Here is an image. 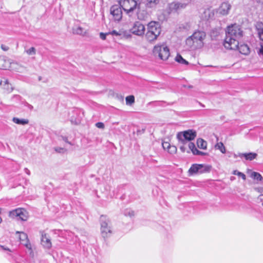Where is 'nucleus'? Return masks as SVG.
<instances>
[{"label":"nucleus","mask_w":263,"mask_h":263,"mask_svg":"<svg viewBox=\"0 0 263 263\" xmlns=\"http://www.w3.org/2000/svg\"><path fill=\"white\" fill-rule=\"evenodd\" d=\"M16 233L19 234V239L22 244L24 245L27 249L31 251V245L29 242L27 234L24 232H16Z\"/></svg>","instance_id":"obj_14"},{"label":"nucleus","mask_w":263,"mask_h":263,"mask_svg":"<svg viewBox=\"0 0 263 263\" xmlns=\"http://www.w3.org/2000/svg\"><path fill=\"white\" fill-rule=\"evenodd\" d=\"M175 60L177 62H178L179 63H181V64H185V65H188L189 64V62L187 61H186L185 59H184L181 57V55H180V54H178L176 57Z\"/></svg>","instance_id":"obj_29"},{"label":"nucleus","mask_w":263,"mask_h":263,"mask_svg":"<svg viewBox=\"0 0 263 263\" xmlns=\"http://www.w3.org/2000/svg\"><path fill=\"white\" fill-rule=\"evenodd\" d=\"M206 36L205 32L196 31L185 40V45L189 50H195L201 48L204 45L203 41Z\"/></svg>","instance_id":"obj_2"},{"label":"nucleus","mask_w":263,"mask_h":263,"mask_svg":"<svg viewBox=\"0 0 263 263\" xmlns=\"http://www.w3.org/2000/svg\"><path fill=\"white\" fill-rule=\"evenodd\" d=\"M234 158H237V155H236V154H234Z\"/></svg>","instance_id":"obj_54"},{"label":"nucleus","mask_w":263,"mask_h":263,"mask_svg":"<svg viewBox=\"0 0 263 263\" xmlns=\"http://www.w3.org/2000/svg\"><path fill=\"white\" fill-rule=\"evenodd\" d=\"M214 13L213 11L210 9H206L204 11L202 17L203 19L208 20L209 19H212L214 17Z\"/></svg>","instance_id":"obj_22"},{"label":"nucleus","mask_w":263,"mask_h":263,"mask_svg":"<svg viewBox=\"0 0 263 263\" xmlns=\"http://www.w3.org/2000/svg\"><path fill=\"white\" fill-rule=\"evenodd\" d=\"M211 166L204 164H194L189 170V172L191 175L196 173H204L210 172Z\"/></svg>","instance_id":"obj_9"},{"label":"nucleus","mask_w":263,"mask_h":263,"mask_svg":"<svg viewBox=\"0 0 263 263\" xmlns=\"http://www.w3.org/2000/svg\"><path fill=\"white\" fill-rule=\"evenodd\" d=\"M12 121L16 124L21 125L27 124L29 123V120L28 119H19L16 117H14L12 119Z\"/></svg>","instance_id":"obj_25"},{"label":"nucleus","mask_w":263,"mask_h":263,"mask_svg":"<svg viewBox=\"0 0 263 263\" xmlns=\"http://www.w3.org/2000/svg\"><path fill=\"white\" fill-rule=\"evenodd\" d=\"M226 38L223 42L224 47L228 49L236 50L238 48L239 42L243 36L241 27L237 24L227 27Z\"/></svg>","instance_id":"obj_1"},{"label":"nucleus","mask_w":263,"mask_h":263,"mask_svg":"<svg viewBox=\"0 0 263 263\" xmlns=\"http://www.w3.org/2000/svg\"><path fill=\"white\" fill-rule=\"evenodd\" d=\"M147 1L146 5L147 7H153L159 3V0H147Z\"/></svg>","instance_id":"obj_31"},{"label":"nucleus","mask_w":263,"mask_h":263,"mask_svg":"<svg viewBox=\"0 0 263 263\" xmlns=\"http://www.w3.org/2000/svg\"><path fill=\"white\" fill-rule=\"evenodd\" d=\"M63 140H64L65 142H66V143H68V144H69L71 145V142H69V141H68V139H67V138H66V137H63Z\"/></svg>","instance_id":"obj_46"},{"label":"nucleus","mask_w":263,"mask_h":263,"mask_svg":"<svg viewBox=\"0 0 263 263\" xmlns=\"http://www.w3.org/2000/svg\"><path fill=\"white\" fill-rule=\"evenodd\" d=\"M25 171L26 173H27L28 175H30V171L28 169H27V168H25Z\"/></svg>","instance_id":"obj_49"},{"label":"nucleus","mask_w":263,"mask_h":263,"mask_svg":"<svg viewBox=\"0 0 263 263\" xmlns=\"http://www.w3.org/2000/svg\"><path fill=\"white\" fill-rule=\"evenodd\" d=\"M126 103L127 105H132L135 102V97L134 96H129L126 97Z\"/></svg>","instance_id":"obj_30"},{"label":"nucleus","mask_w":263,"mask_h":263,"mask_svg":"<svg viewBox=\"0 0 263 263\" xmlns=\"http://www.w3.org/2000/svg\"><path fill=\"white\" fill-rule=\"evenodd\" d=\"M251 177L254 180L262 181L263 178L261 175L257 172H253L251 173Z\"/></svg>","instance_id":"obj_27"},{"label":"nucleus","mask_w":263,"mask_h":263,"mask_svg":"<svg viewBox=\"0 0 263 263\" xmlns=\"http://www.w3.org/2000/svg\"><path fill=\"white\" fill-rule=\"evenodd\" d=\"M109 34H111L115 36H121L122 33L121 31H117L116 30H113L111 32H109Z\"/></svg>","instance_id":"obj_38"},{"label":"nucleus","mask_w":263,"mask_h":263,"mask_svg":"<svg viewBox=\"0 0 263 263\" xmlns=\"http://www.w3.org/2000/svg\"><path fill=\"white\" fill-rule=\"evenodd\" d=\"M162 146L164 149H168L170 147L171 144L167 142H164L162 143Z\"/></svg>","instance_id":"obj_40"},{"label":"nucleus","mask_w":263,"mask_h":263,"mask_svg":"<svg viewBox=\"0 0 263 263\" xmlns=\"http://www.w3.org/2000/svg\"><path fill=\"white\" fill-rule=\"evenodd\" d=\"M189 147L190 149L192 151V152L193 153V154H194V153H195V152L197 149V148L196 147L194 143H192V142H190L189 143Z\"/></svg>","instance_id":"obj_33"},{"label":"nucleus","mask_w":263,"mask_h":263,"mask_svg":"<svg viewBox=\"0 0 263 263\" xmlns=\"http://www.w3.org/2000/svg\"><path fill=\"white\" fill-rule=\"evenodd\" d=\"M180 149L183 153L185 152L186 150V148L183 145L180 146Z\"/></svg>","instance_id":"obj_47"},{"label":"nucleus","mask_w":263,"mask_h":263,"mask_svg":"<svg viewBox=\"0 0 263 263\" xmlns=\"http://www.w3.org/2000/svg\"><path fill=\"white\" fill-rule=\"evenodd\" d=\"M96 127L99 128L103 129L104 128V124L102 122H97L96 124Z\"/></svg>","instance_id":"obj_41"},{"label":"nucleus","mask_w":263,"mask_h":263,"mask_svg":"<svg viewBox=\"0 0 263 263\" xmlns=\"http://www.w3.org/2000/svg\"><path fill=\"white\" fill-rule=\"evenodd\" d=\"M236 50H238L241 54L247 55L250 53V48L246 44L238 45V48Z\"/></svg>","instance_id":"obj_21"},{"label":"nucleus","mask_w":263,"mask_h":263,"mask_svg":"<svg viewBox=\"0 0 263 263\" xmlns=\"http://www.w3.org/2000/svg\"><path fill=\"white\" fill-rule=\"evenodd\" d=\"M197 136L195 130L189 129L183 132H179L177 135V138L182 144H185L187 141L194 140Z\"/></svg>","instance_id":"obj_6"},{"label":"nucleus","mask_w":263,"mask_h":263,"mask_svg":"<svg viewBox=\"0 0 263 263\" xmlns=\"http://www.w3.org/2000/svg\"><path fill=\"white\" fill-rule=\"evenodd\" d=\"M167 151L170 154H174L177 151V148L175 146H172L171 145L170 147L168 148L167 149Z\"/></svg>","instance_id":"obj_35"},{"label":"nucleus","mask_w":263,"mask_h":263,"mask_svg":"<svg viewBox=\"0 0 263 263\" xmlns=\"http://www.w3.org/2000/svg\"><path fill=\"white\" fill-rule=\"evenodd\" d=\"M145 28L144 26L139 22H136L130 28V31L133 34L142 36L144 34Z\"/></svg>","instance_id":"obj_11"},{"label":"nucleus","mask_w":263,"mask_h":263,"mask_svg":"<svg viewBox=\"0 0 263 263\" xmlns=\"http://www.w3.org/2000/svg\"><path fill=\"white\" fill-rule=\"evenodd\" d=\"M260 53L263 55V46H261L260 49Z\"/></svg>","instance_id":"obj_52"},{"label":"nucleus","mask_w":263,"mask_h":263,"mask_svg":"<svg viewBox=\"0 0 263 263\" xmlns=\"http://www.w3.org/2000/svg\"><path fill=\"white\" fill-rule=\"evenodd\" d=\"M257 154L254 153H240L238 156L240 157H244L246 160L251 161L256 158Z\"/></svg>","instance_id":"obj_20"},{"label":"nucleus","mask_w":263,"mask_h":263,"mask_svg":"<svg viewBox=\"0 0 263 263\" xmlns=\"http://www.w3.org/2000/svg\"><path fill=\"white\" fill-rule=\"evenodd\" d=\"M2 249L4 250H8L9 251H10V250L8 249V248H6L5 247H4V246H1L0 247Z\"/></svg>","instance_id":"obj_51"},{"label":"nucleus","mask_w":263,"mask_h":263,"mask_svg":"<svg viewBox=\"0 0 263 263\" xmlns=\"http://www.w3.org/2000/svg\"><path fill=\"white\" fill-rule=\"evenodd\" d=\"M231 6L228 2L222 3L219 8L217 10V13L221 15H227L230 10L231 9Z\"/></svg>","instance_id":"obj_13"},{"label":"nucleus","mask_w":263,"mask_h":263,"mask_svg":"<svg viewBox=\"0 0 263 263\" xmlns=\"http://www.w3.org/2000/svg\"><path fill=\"white\" fill-rule=\"evenodd\" d=\"M26 68L22 65L20 64L17 62L11 61V67H10L9 69L18 72H22L25 69H26Z\"/></svg>","instance_id":"obj_17"},{"label":"nucleus","mask_w":263,"mask_h":263,"mask_svg":"<svg viewBox=\"0 0 263 263\" xmlns=\"http://www.w3.org/2000/svg\"><path fill=\"white\" fill-rule=\"evenodd\" d=\"M237 176L241 177L242 179L244 180H245L246 179V175L241 172L238 173Z\"/></svg>","instance_id":"obj_43"},{"label":"nucleus","mask_w":263,"mask_h":263,"mask_svg":"<svg viewBox=\"0 0 263 263\" xmlns=\"http://www.w3.org/2000/svg\"><path fill=\"white\" fill-rule=\"evenodd\" d=\"M122 8L120 5H115L110 7V13L115 22H120L122 18Z\"/></svg>","instance_id":"obj_10"},{"label":"nucleus","mask_w":263,"mask_h":263,"mask_svg":"<svg viewBox=\"0 0 263 263\" xmlns=\"http://www.w3.org/2000/svg\"><path fill=\"white\" fill-rule=\"evenodd\" d=\"M234 177H231V180H233Z\"/></svg>","instance_id":"obj_57"},{"label":"nucleus","mask_w":263,"mask_h":263,"mask_svg":"<svg viewBox=\"0 0 263 263\" xmlns=\"http://www.w3.org/2000/svg\"><path fill=\"white\" fill-rule=\"evenodd\" d=\"M109 34V33H104L103 32H101L100 33V38L103 40H105L106 39V35Z\"/></svg>","instance_id":"obj_42"},{"label":"nucleus","mask_w":263,"mask_h":263,"mask_svg":"<svg viewBox=\"0 0 263 263\" xmlns=\"http://www.w3.org/2000/svg\"><path fill=\"white\" fill-rule=\"evenodd\" d=\"M197 144L198 147L200 149H205L207 147V143L202 139H198L197 140Z\"/></svg>","instance_id":"obj_24"},{"label":"nucleus","mask_w":263,"mask_h":263,"mask_svg":"<svg viewBox=\"0 0 263 263\" xmlns=\"http://www.w3.org/2000/svg\"><path fill=\"white\" fill-rule=\"evenodd\" d=\"M189 147L190 149L192 151V152L193 153V154H194V153H195V152L197 149V148L196 147L194 143H192V142H190L189 143Z\"/></svg>","instance_id":"obj_34"},{"label":"nucleus","mask_w":263,"mask_h":263,"mask_svg":"<svg viewBox=\"0 0 263 263\" xmlns=\"http://www.w3.org/2000/svg\"><path fill=\"white\" fill-rule=\"evenodd\" d=\"M200 105L202 106V107H204V105L201 103H200Z\"/></svg>","instance_id":"obj_55"},{"label":"nucleus","mask_w":263,"mask_h":263,"mask_svg":"<svg viewBox=\"0 0 263 263\" xmlns=\"http://www.w3.org/2000/svg\"><path fill=\"white\" fill-rule=\"evenodd\" d=\"M124 214L126 216H129L130 217H133L134 216V212L133 211L130 210H127L125 211Z\"/></svg>","instance_id":"obj_37"},{"label":"nucleus","mask_w":263,"mask_h":263,"mask_svg":"<svg viewBox=\"0 0 263 263\" xmlns=\"http://www.w3.org/2000/svg\"><path fill=\"white\" fill-rule=\"evenodd\" d=\"M154 54L162 60H167L170 54L168 48L165 45H156L153 50Z\"/></svg>","instance_id":"obj_7"},{"label":"nucleus","mask_w":263,"mask_h":263,"mask_svg":"<svg viewBox=\"0 0 263 263\" xmlns=\"http://www.w3.org/2000/svg\"><path fill=\"white\" fill-rule=\"evenodd\" d=\"M135 12H136L137 18L139 20H144L147 16V12L141 9V4H140V9H137Z\"/></svg>","instance_id":"obj_19"},{"label":"nucleus","mask_w":263,"mask_h":263,"mask_svg":"<svg viewBox=\"0 0 263 263\" xmlns=\"http://www.w3.org/2000/svg\"><path fill=\"white\" fill-rule=\"evenodd\" d=\"M194 155H200V156H205L207 155L208 154L206 153L202 152L201 151L197 149L195 153H194Z\"/></svg>","instance_id":"obj_39"},{"label":"nucleus","mask_w":263,"mask_h":263,"mask_svg":"<svg viewBox=\"0 0 263 263\" xmlns=\"http://www.w3.org/2000/svg\"><path fill=\"white\" fill-rule=\"evenodd\" d=\"M1 48L4 51H7L9 49V47L8 46H6V45H1Z\"/></svg>","instance_id":"obj_45"},{"label":"nucleus","mask_w":263,"mask_h":263,"mask_svg":"<svg viewBox=\"0 0 263 263\" xmlns=\"http://www.w3.org/2000/svg\"><path fill=\"white\" fill-rule=\"evenodd\" d=\"M240 172H238V171L237 170H235L233 172V175H237V174L238 173H239Z\"/></svg>","instance_id":"obj_50"},{"label":"nucleus","mask_w":263,"mask_h":263,"mask_svg":"<svg viewBox=\"0 0 263 263\" xmlns=\"http://www.w3.org/2000/svg\"><path fill=\"white\" fill-rule=\"evenodd\" d=\"M215 147L216 149H219L222 153H226V149L223 144L222 142L217 143L215 145Z\"/></svg>","instance_id":"obj_28"},{"label":"nucleus","mask_w":263,"mask_h":263,"mask_svg":"<svg viewBox=\"0 0 263 263\" xmlns=\"http://www.w3.org/2000/svg\"><path fill=\"white\" fill-rule=\"evenodd\" d=\"M0 85L8 92H10L13 90L11 84L9 83L8 80L4 78L3 80L0 81Z\"/></svg>","instance_id":"obj_18"},{"label":"nucleus","mask_w":263,"mask_h":263,"mask_svg":"<svg viewBox=\"0 0 263 263\" xmlns=\"http://www.w3.org/2000/svg\"><path fill=\"white\" fill-rule=\"evenodd\" d=\"M73 32L74 34L84 35L86 34V32L84 31V29L80 27H77L76 28L73 29Z\"/></svg>","instance_id":"obj_26"},{"label":"nucleus","mask_w":263,"mask_h":263,"mask_svg":"<svg viewBox=\"0 0 263 263\" xmlns=\"http://www.w3.org/2000/svg\"><path fill=\"white\" fill-rule=\"evenodd\" d=\"M161 32V28L159 23L152 21L147 24L145 38L149 42H153L157 40Z\"/></svg>","instance_id":"obj_3"},{"label":"nucleus","mask_w":263,"mask_h":263,"mask_svg":"<svg viewBox=\"0 0 263 263\" xmlns=\"http://www.w3.org/2000/svg\"><path fill=\"white\" fill-rule=\"evenodd\" d=\"M9 216L17 220L26 221L28 218L27 211L23 208H17L9 212Z\"/></svg>","instance_id":"obj_8"},{"label":"nucleus","mask_w":263,"mask_h":263,"mask_svg":"<svg viewBox=\"0 0 263 263\" xmlns=\"http://www.w3.org/2000/svg\"><path fill=\"white\" fill-rule=\"evenodd\" d=\"M256 29L258 31V34L259 39L263 41V24L258 23L256 25Z\"/></svg>","instance_id":"obj_23"},{"label":"nucleus","mask_w":263,"mask_h":263,"mask_svg":"<svg viewBox=\"0 0 263 263\" xmlns=\"http://www.w3.org/2000/svg\"><path fill=\"white\" fill-rule=\"evenodd\" d=\"M101 234L104 238L110 237L112 233L111 222L109 218L102 215L100 217Z\"/></svg>","instance_id":"obj_5"},{"label":"nucleus","mask_w":263,"mask_h":263,"mask_svg":"<svg viewBox=\"0 0 263 263\" xmlns=\"http://www.w3.org/2000/svg\"><path fill=\"white\" fill-rule=\"evenodd\" d=\"M119 4L125 13L132 16L137 9H140L141 3L136 0H120Z\"/></svg>","instance_id":"obj_4"},{"label":"nucleus","mask_w":263,"mask_h":263,"mask_svg":"<svg viewBox=\"0 0 263 263\" xmlns=\"http://www.w3.org/2000/svg\"><path fill=\"white\" fill-rule=\"evenodd\" d=\"M54 149L56 152L59 153H64L65 152H66L65 149L60 147H55L54 148Z\"/></svg>","instance_id":"obj_36"},{"label":"nucleus","mask_w":263,"mask_h":263,"mask_svg":"<svg viewBox=\"0 0 263 263\" xmlns=\"http://www.w3.org/2000/svg\"><path fill=\"white\" fill-rule=\"evenodd\" d=\"M11 61L5 57H0V69H9Z\"/></svg>","instance_id":"obj_16"},{"label":"nucleus","mask_w":263,"mask_h":263,"mask_svg":"<svg viewBox=\"0 0 263 263\" xmlns=\"http://www.w3.org/2000/svg\"><path fill=\"white\" fill-rule=\"evenodd\" d=\"M13 97L14 98H16L17 99L20 98V96H17V95L14 96Z\"/></svg>","instance_id":"obj_53"},{"label":"nucleus","mask_w":263,"mask_h":263,"mask_svg":"<svg viewBox=\"0 0 263 263\" xmlns=\"http://www.w3.org/2000/svg\"><path fill=\"white\" fill-rule=\"evenodd\" d=\"M187 5L185 2L181 3L178 2H174L169 4V9L171 11L178 12L186 8Z\"/></svg>","instance_id":"obj_12"},{"label":"nucleus","mask_w":263,"mask_h":263,"mask_svg":"<svg viewBox=\"0 0 263 263\" xmlns=\"http://www.w3.org/2000/svg\"><path fill=\"white\" fill-rule=\"evenodd\" d=\"M258 200L262 202V205L263 206V194H261L258 197Z\"/></svg>","instance_id":"obj_44"},{"label":"nucleus","mask_w":263,"mask_h":263,"mask_svg":"<svg viewBox=\"0 0 263 263\" xmlns=\"http://www.w3.org/2000/svg\"><path fill=\"white\" fill-rule=\"evenodd\" d=\"M2 221V219L1 217H0V223H1Z\"/></svg>","instance_id":"obj_56"},{"label":"nucleus","mask_w":263,"mask_h":263,"mask_svg":"<svg viewBox=\"0 0 263 263\" xmlns=\"http://www.w3.org/2000/svg\"><path fill=\"white\" fill-rule=\"evenodd\" d=\"M25 52L28 55H32L36 54V49L34 47H31L29 49L26 50Z\"/></svg>","instance_id":"obj_32"},{"label":"nucleus","mask_w":263,"mask_h":263,"mask_svg":"<svg viewBox=\"0 0 263 263\" xmlns=\"http://www.w3.org/2000/svg\"><path fill=\"white\" fill-rule=\"evenodd\" d=\"M41 244L46 249H50L52 244L49 237L44 232H42Z\"/></svg>","instance_id":"obj_15"},{"label":"nucleus","mask_w":263,"mask_h":263,"mask_svg":"<svg viewBox=\"0 0 263 263\" xmlns=\"http://www.w3.org/2000/svg\"><path fill=\"white\" fill-rule=\"evenodd\" d=\"M255 190L260 193L263 192V188H262V187L256 188V189H255Z\"/></svg>","instance_id":"obj_48"}]
</instances>
